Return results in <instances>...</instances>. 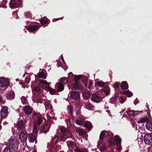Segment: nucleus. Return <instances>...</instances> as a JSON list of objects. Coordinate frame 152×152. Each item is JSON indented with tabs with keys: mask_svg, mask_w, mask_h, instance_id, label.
Listing matches in <instances>:
<instances>
[{
	"mask_svg": "<svg viewBox=\"0 0 152 152\" xmlns=\"http://www.w3.org/2000/svg\"><path fill=\"white\" fill-rule=\"evenodd\" d=\"M25 80L26 81V83L27 84H28L29 83V82L30 81V77L29 76L28 77H25Z\"/></svg>",
	"mask_w": 152,
	"mask_h": 152,
	"instance_id": "nucleus-57",
	"label": "nucleus"
},
{
	"mask_svg": "<svg viewBox=\"0 0 152 152\" xmlns=\"http://www.w3.org/2000/svg\"><path fill=\"white\" fill-rule=\"evenodd\" d=\"M92 84V82H89V84L88 86V88L89 90H91V86Z\"/></svg>",
	"mask_w": 152,
	"mask_h": 152,
	"instance_id": "nucleus-59",
	"label": "nucleus"
},
{
	"mask_svg": "<svg viewBox=\"0 0 152 152\" xmlns=\"http://www.w3.org/2000/svg\"><path fill=\"white\" fill-rule=\"evenodd\" d=\"M137 112L138 111H134V110H132L129 111H127L126 113L129 115H135L137 114Z\"/></svg>",
	"mask_w": 152,
	"mask_h": 152,
	"instance_id": "nucleus-29",
	"label": "nucleus"
},
{
	"mask_svg": "<svg viewBox=\"0 0 152 152\" xmlns=\"http://www.w3.org/2000/svg\"><path fill=\"white\" fill-rule=\"evenodd\" d=\"M120 87L121 89L123 90L128 89L129 88V86L127 82L126 81L122 82L120 85Z\"/></svg>",
	"mask_w": 152,
	"mask_h": 152,
	"instance_id": "nucleus-19",
	"label": "nucleus"
},
{
	"mask_svg": "<svg viewBox=\"0 0 152 152\" xmlns=\"http://www.w3.org/2000/svg\"><path fill=\"white\" fill-rule=\"evenodd\" d=\"M48 19L47 18H42L40 20V22L42 24H46L48 23Z\"/></svg>",
	"mask_w": 152,
	"mask_h": 152,
	"instance_id": "nucleus-39",
	"label": "nucleus"
},
{
	"mask_svg": "<svg viewBox=\"0 0 152 152\" xmlns=\"http://www.w3.org/2000/svg\"><path fill=\"white\" fill-rule=\"evenodd\" d=\"M58 149L57 148V146L53 147L51 150V152H57Z\"/></svg>",
	"mask_w": 152,
	"mask_h": 152,
	"instance_id": "nucleus-54",
	"label": "nucleus"
},
{
	"mask_svg": "<svg viewBox=\"0 0 152 152\" xmlns=\"http://www.w3.org/2000/svg\"><path fill=\"white\" fill-rule=\"evenodd\" d=\"M45 107L48 108H51V104L48 101H47L45 104Z\"/></svg>",
	"mask_w": 152,
	"mask_h": 152,
	"instance_id": "nucleus-45",
	"label": "nucleus"
},
{
	"mask_svg": "<svg viewBox=\"0 0 152 152\" xmlns=\"http://www.w3.org/2000/svg\"><path fill=\"white\" fill-rule=\"evenodd\" d=\"M65 140H66L65 138L63 136H61V138L60 139V140L61 141H62L64 142V141H65Z\"/></svg>",
	"mask_w": 152,
	"mask_h": 152,
	"instance_id": "nucleus-62",
	"label": "nucleus"
},
{
	"mask_svg": "<svg viewBox=\"0 0 152 152\" xmlns=\"http://www.w3.org/2000/svg\"><path fill=\"white\" fill-rule=\"evenodd\" d=\"M84 121L83 120L80 118H79L76 120V123L77 124L80 125H82L84 124Z\"/></svg>",
	"mask_w": 152,
	"mask_h": 152,
	"instance_id": "nucleus-33",
	"label": "nucleus"
},
{
	"mask_svg": "<svg viewBox=\"0 0 152 152\" xmlns=\"http://www.w3.org/2000/svg\"><path fill=\"white\" fill-rule=\"evenodd\" d=\"M73 89L75 90H81L83 89V87L79 82H75L73 85L72 87Z\"/></svg>",
	"mask_w": 152,
	"mask_h": 152,
	"instance_id": "nucleus-16",
	"label": "nucleus"
},
{
	"mask_svg": "<svg viewBox=\"0 0 152 152\" xmlns=\"http://www.w3.org/2000/svg\"><path fill=\"white\" fill-rule=\"evenodd\" d=\"M37 125H36L35 124H34L33 132L37 134L39 129L37 127Z\"/></svg>",
	"mask_w": 152,
	"mask_h": 152,
	"instance_id": "nucleus-42",
	"label": "nucleus"
},
{
	"mask_svg": "<svg viewBox=\"0 0 152 152\" xmlns=\"http://www.w3.org/2000/svg\"><path fill=\"white\" fill-rule=\"evenodd\" d=\"M31 116L33 119L34 121V124H35L38 126L40 125L43 121V120H46L42 115L40 113H38L35 112H34L31 115Z\"/></svg>",
	"mask_w": 152,
	"mask_h": 152,
	"instance_id": "nucleus-1",
	"label": "nucleus"
},
{
	"mask_svg": "<svg viewBox=\"0 0 152 152\" xmlns=\"http://www.w3.org/2000/svg\"><path fill=\"white\" fill-rule=\"evenodd\" d=\"M106 148V146L104 145H102L100 147V151L101 152H103L105 151Z\"/></svg>",
	"mask_w": 152,
	"mask_h": 152,
	"instance_id": "nucleus-52",
	"label": "nucleus"
},
{
	"mask_svg": "<svg viewBox=\"0 0 152 152\" xmlns=\"http://www.w3.org/2000/svg\"><path fill=\"white\" fill-rule=\"evenodd\" d=\"M113 137H110L108 140V142L109 144V147L112 146L113 144Z\"/></svg>",
	"mask_w": 152,
	"mask_h": 152,
	"instance_id": "nucleus-35",
	"label": "nucleus"
},
{
	"mask_svg": "<svg viewBox=\"0 0 152 152\" xmlns=\"http://www.w3.org/2000/svg\"><path fill=\"white\" fill-rule=\"evenodd\" d=\"M76 132L79 134L80 136L83 135L86 133V131L85 130L81 129H77L76 130Z\"/></svg>",
	"mask_w": 152,
	"mask_h": 152,
	"instance_id": "nucleus-31",
	"label": "nucleus"
},
{
	"mask_svg": "<svg viewBox=\"0 0 152 152\" xmlns=\"http://www.w3.org/2000/svg\"><path fill=\"white\" fill-rule=\"evenodd\" d=\"M12 130L13 132V133L14 134H15H15H17L18 133L16 132L17 130H16L14 128H12Z\"/></svg>",
	"mask_w": 152,
	"mask_h": 152,
	"instance_id": "nucleus-60",
	"label": "nucleus"
},
{
	"mask_svg": "<svg viewBox=\"0 0 152 152\" xmlns=\"http://www.w3.org/2000/svg\"><path fill=\"white\" fill-rule=\"evenodd\" d=\"M121 137L118 135L115 136V141L113 142V145H121Z\"/></svg>",
	"mask_w": 152,
	"mask_h": 152,
	"instance_id": "nucleus-18",
	"label": "nucleus"
},
{
	"mask_svg": "<svg viewBox=\"0 0 152 152\" xmlns=\"http://www.w3.org/2000/svg\"><path fill=\"white\" fill-rule=\"evenodd\" d=\"M19 144V141L18 140L15 139H11L9 141V147L10 149L14 150H17L18 149Z\"/></svg>",
	"mask_w": 152,
	"mask_h": 152,
	"instance_id": "nucleus-3",
	"label": "nucleus"
},
{
	"mask_svg": "<svg viewBox=\"0 0 152 152\" xmlns=\"http://www.w3.org/2000/svg\"><path fill=\"white\" fill-rule=\"evenodd\" d=\"M20 2V0H11L9 3L11 8H14L19 7Z\"/></svg>",
	"mask_w": 152,
	"mask_h": 152,
	"instance_id": "nucleus-7",
	"label": "nucleus"
},
{
	"mask_svg": "<svg viewBox=\"0 0 152 152\" xmlns=\"http://www.w3.org/2000/svg\"><path fill=\"white\" fill-rule=\"evenodd\" d=\"M66 121L67 127H70L71 126V123L70 121L67 120L66 119Z\"/></svg>",
	"mask_w": 152,
	"mask_h": 152,
	"instance_id": "nucleus-58",
	"label": "nucleus"
},
{
	"mask_svg": "<svg viewBox=\"0 0 152 152\" xmlns=\"http://www.w3.org/2000/svg\"><path fill=\"white\" fill-rule=\"evenodd\" d=\"M25 14V16L27 18L30 17L31 15V14L29 12H26Z\"/></svg>",
	"mask_w": 152,
	"mask_h": 152,
	"instance_id": "nucleus-56",
	"label": "nucleus"
},
{
	"mask_svg": "<svg viewBox=\"0 0 152 152\" xmlns=\"http://www.w3.org/2000/svg\"><path fill=\"white\" fill-rule=\"evenodd\" d=\"M84 126L88 129H90L92 127V126L90 122H88L85 123Z\"/></svg>",
	"mask_w": 152,
	"mask_h": 152,
	"instance_id": "nucleus-36",
	"label": "nucleus"
},
{
	"mask_svg": "<svg viewBox=\"0 0 152 152\" xmlns=\"http://www.w3.org/2000/svg\"><path fill=\"white\" fill-rule=\"evenodd\" d=\"M91 99L94 102L99 103L102 100V98L98 95L93 94L91 96Z\"/></svg>",
	"mask_w": 152,
	"mask_h": 152,
	"instance_id": "nucleus-10",
	"label": "nucleus"
},
{
	"mask_svg": "<svg viewBox=\"0 0 152 152\" xmlns=\"http://www.w3.org/2000/svg\"><path fill=\"white\" fill-rule=\"evenodd\" d=\"M39 28L38 26L36 25H31L28 27L27 30L30 32H32L37 30Z\"/></svg>",
	"mask_w": 152,
	"mask_h": 152,
	"instance_id": "nucleus-15",
	"label": "nucleus"
},
{
	"mask_svg": "<svg viewBox=\"0 0 152 152\" xmlns=\"http://www.w3.org/2000/svg\"><path fill=\"white\" fill-rule=\"evenodd\" d=\"M34 98L37 103H41L42 102L43 100L42 98L40 96V94L37 95L36 96V97Z\"/></svg>",
	"mask_w": 152,
	"mask_h": 152,
	"instance_id": "nucleus-23",
	"label": "nucleus"
},
{
	"mask_svg": "<svg viewBox=\"0 0 152 152\" xmlns=\"http://www.w3.org/2000/svg\"><path fill=\"white\" fill-rule=\"evenodd\" d=\"M81 77V76L80 75H78L76 76L75 77H74L75 81L76 82L78 81L80 79Z\"/></svg>",
	"mask_w": 152,
	"mask_h": 152,
	"instance_id": "nucleus-53",
	"label": "nucleus"
},
{
	"mask_svg": "<svg viewBox=\"0 0 152 152\" xmlns=\"http://www.w3.org/2000/svg\"><path fill=\"white\" fill-rule=\"evenodd\" d=\"M22 102L23 104H26L27 102L26 98L25 96H22L21 98Z\"/></svg>",
	"mask_w": 152,
	"mask_h": 152,
	"instance_id": "nucleus-50",
	"label": "nucleus"
},
{
	"mask_svg": "<svg viewBox=\"0 0 152 152\" xmlns=\"http://www.w3.org/2000/svg\"><path fill=\"white\" fill-rule=\"evenodd\" d=\"M58 140V137L56 135H55L54 137H53L51 140V146H55Z\"/></svg>",
	"mask_w": 152,
	"mask_h": 152,
	"instance_id": "nucleus-20",
	"label": "nucleus"
},
{
	"mask_svg": "<svg viewBox=\"0 0 152 152\" xmlns=\"http://www.w3.org/2000/svg\"><path fill=\"white\" fill-rule=\"evenodd\" d=\"M48 89L50 93L52 95L55 94L56 93V91L54 89L50 88V86L48 87Z\"/></svg>",
	"mask_w": 152,
	"mask_h": 152,
	"instance_id": "nucleus-34",
	"label": "nucleus"
},
{
	"mask_svg": "<svg viewBox=\"0 0 152 152\" xmlns=\"http://www.w3.org/2000/svg\"><path fill=\"white\" fill-rule=\"evenodd\" d=\"M24 113L26 115L29 116L32 113L33 109L30 106H25L23 108Z\"/></svg>",
	"mask_w": 152,
	"mask_h": 152,
	"instance_id": "nucleus-9",
	"label": "nucleus"
},
{
	"mask_svg": "<svg viewBox=\"0 0 152 152\" xmlns=\"http://www.w3.org/2000/svg\"><path fill=\"white\" fill-rule=\"evenodd\" d=\"M15 93L13 91L10 92L6 96L8 100H11L15 98Z\"/></svg>",
	"mask_w": 152,
	"mask_h": 152,
	"instance_id": "nucleus-22",
	"label": "nucleus"
},
{
	"mask_svg": "<svg viewBox=\"0 0 152 152\" xmlns=\"http://www.w3.org/2000/svg\"><path fill=\"white\" fill-rule=\"evenodd\" d=\"M66 129L63 127H62L60 129V131L63 134H66L65 133L66 132Z\"/></svg>",
	"mask_w": 152,
	"mask_h": 152,
	"instance_id": "nucleus-48",
	"label": "nucleus"
},
{
	"mask_svg": "<svg viewBox=\"0 0 152 152\" xmlns=\"http://www.w3.org/2000/svg\"><path fill=\"white\" fill-rule=\"evenodd\" d=\"M120 83L119 82H116L114 85V88L115 89L119 90L120 89Z\"/></svg>",
	"mask_w": 152,
	"mask_h": 152,
	"instance_id": "nucleus-44",
	"label": "nucleus"
},
{
	"mask_svg": "<svg viewBox=\"0 0 152 152\" xmlns=\"http://www.w3.org/2000/svg\"><path fill=\"white\" fill-rule=\"evenodd\" d=\"M68 96L70 97L71 99L75 100H78L80 98L79 93L76 91H70Z\"/></svg>",
	"mask_w": 152,
	"mask_h": 152,
	"instance_id": "nucleus-6",
	"label": "nucleus"
},
{
	"mask_svg": "<svg viewBox=\"0 0 152 152\" xmlns=\"http://www.w3.org/2000/svg\"><path fill=\"white\" fill-rule=\"evenodd\" d=\"M119 98L118 99H119L120 103H123L125 101V99L123 96H120L118 95Z\"/></svg>",
	"mask_w": 152,
	"mask_h": 152,
	"instance_id": "nucleus-46",
	"label": "nucleus"
},
{
	"mask_svg": "<svg viewBox=\"0 0 152 152\" xmlns=\"http://www.w3.org/2000/svg\"><path fill=\"white\" fill-rule=\"evenodd\" d=\"M102 90L104 92L106 95L107 96L110 94V89L109 86H107L104 87Z\"/></svg>",
	"mask_w": 152,
	"mask_h": 152,
	"instance_id": "nucleus-26",
	"label": "nucleus"
},
{
	"mask_svg": "<svg viewBox=\"0 0 152 152\" xmlns=\"http://www.w3.org/2000/svg\"><path fill=\"white\" fill-rule=\"evenodd\" d=\"M55 87L58 91H61L64 90V85L61 82L57 83L55 85Z\"/></svg>",
	"mask_w": 152,
	"mask_h": 152,
	"instance_id": "nucleus-11",
	"label": "nucleus"
},
{
	"mask_svg": "<svg viewBox=\"0 0 152 152\" xmlns=\"http://www.w3.org/2000/svg\"><path fill=\"white\" fill-rule=\"evenodd\" d=\"M88 79L87 78H84L82 79V82L84 83L85 87H86L87 86V83Z\"/></svg>",
	"mask_w": 152,
	"mask_h": 152,
	"instance_id": "nucleus-43",
	"label": "nucleus"
},
{
	"mask_svg": "<svg viewBox=\"0 0 152 152\" xmlns=\"http://www.w3.org/2000/svg\"><path fill=\"white\" fill-rule=\"evenodd\" d=\"M37 134H30L28 135V140L30 142H33L36 140Z\"/></svg>",
	"mask_w": 152,
	"mask_h": 152,
	"instance_id": "nucleus-17",
	"label": "nucleus"
},
{
	"mask_svg": "<svg viewBox=\"0 0 152 152\" xmlns=\"http://www.w3.org/2000/svg\"><path fill=\"white\" fill-rule=\"evenodd\" d=\"M106 136V133L105 132V130L102 131L99 136V139L101 141H102Z\"/></svg>",
	"mask_w": 152,
	"mask_h": 152,
	"instance_id": "nucleus-27",
	"label": "nucleus"
},
{
	"mask_svg": "<svg viewBox=\"0 0 152 152\" xmlns=\"http://www.w3.org/2000/svg\"><path fill=\"white\" fill-rule=\"evenodd\" d=\"M40 83H41L43 84H46L47 85H49V83L46 80H44L42 79H41L39 80Z\"/></svg>",
	"mask_w": 152,
	"mask_h": 152,
	"instance_id": "nucleus-51",
	"label": "nucleus"
},
{
	"mask_svg": "<svg viewBox=\"0 0 152 152\" xmlns=\"http://www.w3.org/2000/svg\"><path fill=\"white\" fill-rule=\"evenodd\" d=\"M68 75L69 78H71L73 77V75L72 72H70L68 74Z\"/></svg>",
	"mask_w": 152,
	"mask_h": 152,
	"instance_id": "nucleus-63",
	"label": "nucleus"
},
{
	"mask_svg": "<svg viewBox=\"0 0 152 152\" xmlns=\"http://www.w3.org/2000/svg\"><path fill=\"white\" fill-rule=\"evenodd\" d=\"M119 98L118 95L115 94L114 97H112L110 99V102L113 104H116L117 100Z\"/></svg>",
	"mask_w": 152,
	"mask_h": 152,
	"instance_id": "nucleus-21",
	"label": "nucleus"
},
{
	"mask_svg": "<svg viewBox=\"0 0 152 152\" xmlns=\"http://www.w3.org/2000/svg\"><path fill=\"white\" fill-rule=\"evenodd\" d=\"M3 152H11L10 148L8 147H6L4 149Z\"/></svg>",
	"mask_w": 152,
	"mask_h": 152,
	"instance_id": "nucleus-55",
	"label": "nucleus"
},
{
	"mask_svg": "<svg viewBox=\"0 0 152 152\" xmlns=\"http://www.w3.org/2000/svg\"><path fill=\"white\" fill-rule=\"evenodd\" d=\"M38 76L39 78H43L44 79H45L46 78V76L45 75V73L42 72L39 73L38 74Z\"/></svg>",
	"mask_w": 152,
	"mask_h": 152,
	"instance_id": "nucleus-41",
	"label": "nucleus"
},
{
	"mask_svg": "<svg viewBox=\"0 0 152 152\" xmlns=\"http://www.w3.org/2000/svg\"><path fill=\"white\" fill-rule=\"evenodd\" d=\"M50 126L49 125L46 124L44 125L40 129V133H46L49 132Z\"/></svg>",
	"mask_w": 152,
	"mask_h": 152,
	"instance_id": "nucleus-12",
	"label": "nucleus"
},
{
	"mask_svg": "<svg viewBox=\"0 0 152 152\" xmlns=\"http://www.w3.org/2000/svg\"><path fill=\"white\" fill-rule=\"evenodd\" d=\"M69 80V79L67 77H63L60 79L61 82L63 83L66 84V83H68Z\"/></svg>",
	"mask_w": 152,
	"mask_h": 152,
	"instance_id": "nucleus-30",
	"label": "nucleus"
},
{
	"mask_svg": "<svg viewBox=\"0 0 152 152\" xmlns=\"http://www.w3.org/2000/svg\"><path fill=\"white\" fill-rule=\"evenodd\" d=\"M62 18H54L53 19V22H56V21L60 19H62Z\"/></svg>",
	"mask_w": 152,
	"mask_h": 152,
	"instance_id": "nucleus-64",
	"label": "nucleus"
},
{
	"mask_svg": "<svg viewBox=\"0 0 152 152\" xmlns=\"http://www.w3.org/2000/svg\"><path fill=\"white\" fill-rule=\"evenodd\" d=\"M8 107L5 106H2L1 111V118L2 119L6 118L8 114Z\"/></svg>",
	"mask_w": 152,
	"mask_h": 152,
	"instance_id": "nucleus-4",
	"label": "nucleus"
},
{
	"mask_svg": "<svg viewBox=\"0 0 152 152\" xmlns=\"http://www.w3.org/2000/svg\"><path fill=\"white\" fill-rule=\"evenodd\" d=\"M7 1L6 0H3L2 3L1 4V7H5V8H7V6L5 5L6 3H7Z\"/></svg>",
	"mask_w": 152,
	"mask_h": 152,
	"instance_id": "nucleus-49",
	"label": "nucleus"
},
{
	"mask_svg": "<svg viewBox=\"0 0 152 152\" xmlns=\"http://www.w3.org/2000/svg\"><path fill=\"white\" fill-rule=\"evenodd\" d=\"M8 84L9 82L7 80L4 78L0 79V87H6Z\"/></svg>",
	"mask_w": 152,
	"mask_h": 152,
	"instance_id": "nucleus-13",
	"label": "nucleus"
},
{
	"mask_svg": "<svg viewBox=\"0 0 152 152\" xmlns=\"http://www.w3.org/2000/svg\"><path fill=\"white\" fill-rule=\"evenodd\" d=\"M19 139L21 142H24L27 139V133L26 130L22 131L19 136Z\"/></svg>",
	"mask_w": 152,
	"mask_h": 152,
	"instance_id": "nucleus-5",
	"label": "nucleus"
},
{
	"mask_svg": "<svg viewBox=\"0 0 152 152\" xmlns=\"http://www.w3.org/2000/svg\"><path fill=\"white\" fill-rule=\"evenodd\" d=\"M83 98L86 100L88 99L90 97V95L88 93H84L83 94Z\"/></svg>",
	"mask_w": 152,
	"mask_h": 152,
	"instance_id": "nucleus-37",
	"label": "nucleus"
},
{
	"mask_svg": "<svg viewBox=\"0 0 152 152\" xmlns=\"http://www.w3.org/2000/svg\"><path fill=\"white\" fill-rule=\"evenodd\" d=\"M105 132L106 133V135H107L110 137H113L114 136L112 133L110 132L105 130Z\"/></svg>",
	"mask_w": 152,
	"mask_h": 152,
	"instance_id": "nucleus-47",
	"label": "nucleus"
},
{
	"mask_svg": "<svg viewBox=\"0 0 152 152\" xmlns=\"http://www.w3.org/2000/svg\"><path fill=\"white\" fill-rule=\"evenodd\" d=\"M25 124L22 120L19 121L17 122L16 126H18V129L19 130H23L25 128Z\"/></svg>",
	"mask_w": 152,
	"mask_h": 152,
	"instance_id": "nucleus-14",
	"label": "nucleus"
},
{
	"mask_svg": "<svg viewBox=\"0 0 152 152\" xmlns=\"http://www.w3.org/2000/svg\"><path fill=\"white\" fill-rule=\"evenodd\" d=\"M86 107L87 109L89 110H94V106L90 103H86Z\"/></svg>",
	"mask_w": 152,
	"mask_h": 152,
	"instance_id": "nucleus-32",
	"label": "nucleus"
},
{
	"mask_svg": "<svg viewBox=\"0 0 152 152\" xmlns=\"http://www.w3.org/2000/svg\"><path fill=\"white\" fill-rule=\"evenodd\" d=\"M146 128L148 130L152 132V123L148 122L146 124Z\"/></svg>",
	"mask_w": 152,
	"mask_h": 152,
	"instance_id": "nucleus-28",
	"label": "nucleus"
},
{
	"mask_svg": "<svg viewBox=\"0 0 152 152\" xmlns=\"http://www.w3.org/2000/svg\"><path fill=\"white\" fill-rule=\"evenodd\" d=\"M144 140L145 144L150 145L152 143V135L149 134L145 135Z\"/></svg>",
	"mask_w": 152,
	"mask_h": 152,
	"instance_id": "nucleus-8",
	"label": "nucleus"
},
{
	"mask_svg": "<svg viewBox=\"0 0 152 152\" xmlns=\"http://www.w3.org/2000/svg\"><path fill=\"white\" fill-rule=\"evenodd\" d=\"M41 91L40 88L38 86L34 87L32 89L33 93L34 95H36V93H39Z\"/></svg>",
	"mask_w": 152,
	"mask_h": 152,
	"instance_id": "nucleus-25",
	"label": "nucleus"
},
{
	"mask_svg": "<svg viewBox=\"0 0 152 152\" xmlns=\"http://www.w3.org/2000/svg\"><path fill=\"white\" fill-rule=\"evenodd\" d=\"M69 108V112L70 113L72 114L73 112V109L72 107H70Z\"/></svg>",
	"mask_w": 152,
	"mask_h": 152,
	"instance_id": "nucleus-61",
	"label": "nucleus"
},
{
	"mask_svg": "<svg viewBox=\"0 0 152 152\" xmlns=\"http://www.w3.org/2000/svg\"><path fill=\"white\" fill-rule=\"evenodd\" d=\"M105 83L103 81H97L96 83V84L98 86L103 88Z\"/></svg>",
	"mask_w": 152,
	"mask_h": 152,
	"instance_id": "nucleus-40",
	"label": "nucleus"
},
{
	"mask_svg": "<svg viewBox=\"0 0 152 152\" xmlns=\"http://www.w3.org/2000/svg\"><path fill=\"white\" fill-rule=\"evenodd\" d=\"M121 94H126L128 97H131L133 96V93L131 92L129 90L125 91H121L120 92Z\"/></svg>",
	"mask_w": 152,
	"mask_h": 152,
	"instance_id": "nucleus-24",
	"label": "nucleus"
},
{
	"mask_svg": "<svg viewBox=\"0 0 152 152\" xmlns=\"http://www.w3.org/2000/svg\"><path fill=\"white\" fill-rule=\"evenodd\" d=\"M67 144L69 148L73 149L75 152H88V151L86 148L82 149L78 148L73 141H67Z\"/></svg>",
	"mask_w": 152,
	"mask_h": 152,
	"instance_id": "nucleus-2",
	"label": "nucleus"
},
{
	"mask_svg": "<svg viewBox=\"0 0 152 152\" xmlns=\"http://www.w3.org/2000/svg\"><path fill=\"white\" fill-rule=\"evenodd\" d=\"M148 120V119L147 117H144L143 118H141L140 120L137 122L138 123H143L147 122Z\"/></svg>",
	"mask_w": 152,
	"mask_h": 152,
	"instance_id": "nucleus-38",
	"label": "nucleus"
}]
</instances>
